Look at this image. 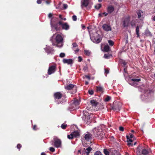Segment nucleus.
<instances>
[{
  "instance_id": "nucleus-1",
  "label": "nucleus",
  "mask_w": 155,
  "mask_h": 155,
  "mask_svg": "<svg viewBox=\"0 0 155 155\" xmlns=\"http://www.w3.org/2000/svg\"><path fill=\"white\" fill-rule=\"evenodd\" d=\"M94 135L98 137L100 140L102 139L104 136V134L103 132H102V130L101 128L97 127L94 128L93 130Z\"/></svg>"
},
{
  "instance_id": "nucleus-2",
  "label": "nucleus",
  "mask_w": 155,
  "mask_h": 155,
  "mask_svg": "<svg viewBox=\"0 0 155 155\" xmlns=\"http://www.w3.org/2000/svg\"><path fill=\"white\" fill-rule=\"evenodd\" d=\"M55 40L57 44H55L52 41L53 45H56V46L59 48L62 47L63 46L62 43L63 41V38L61 35L59 34L57 35L55 37Z\"/></svg>"
},
{
  "instance_id": "nucleus-3",
  "label": "nucleus",
  "mask_w": 155,
  "mask_h": 155,
  "mask_svg": "<svg viewBox=\"0 0 155 155\" xmlns=\"http://www.w3.org/2000/svg\"><path fill=\"white\" fill-rule=\"evenodd\" d=\"M137 155H146L148 154V150L142 146H139L137 148Z\"/></svg>"
},
{
  "instance_id": "nucleus-4",
  "label": "nucleus",
  "mask_w": 155,
  "mask_h": 155,
  "mask_svg": "<svg viewBox=\"0 0 155 155\" xmlns=\"http://www.w3.org/2000/svg\"><path fill=\"white\" fill-rule=\"evenodd\" d=\"M91 38L92 41L95 43H99L101 40L100 35L97 33L94 34L93 36L91 37Z\"/></svg>"
},
{
  "instance_id": "nucleus-5",
  "label": "nucleus",
  "mask_w": 155,
  "mask_h": 155,
  "mask_svg": "<svg viewBox=\"0 0 155 155\" xmlns=\"http://www.w3.org/2000/svg\"><path fill=\"white\" fill-rule=\"evenodd\" d=\"M93 4V3L91 2V0H84L82 2L81 7L83 8L84 7H86L88 5L90 7Z\"/></svg>"
},
{
  "instance_id": "nucleus-6",
  "label": "nucleus",
  "mask_w": 155,
  "mask_h": 155,
  "mask_svg": "<svg viewBox=\"0 0 155 155\" xmlns=\"http://www.w3.org/2000/svg\"><path fill=\"white\" fill-rule=\"evenodd\" d=\"M80 136L79 133L78 131H74L71 133L70 135H68V138L70 139H72L74 137H78Z\"/></svg>"
},
{
  "instance_id": "nucleus-7",
  "label": "nucleus",
  "mask_w": 155,
  "mask_h": 155,
  "mask_svg": "<svg viewBox=\"0 0 155 155\" xmlns=\"http://www.w3.org/2000/svg\"><path fill=\"white\" fill-rule=\"evenodd\" d=\"M54 146L57 148L60 147H61V140L57 138H54Z\"/></svg>"
},
{
  "instance_id": "nucleus-8",
  "label": "nucleus",
  "mask_w": 155,
  "mask_h": 155,
  "mask_svg": "<svg viewBox=\"0 0 155 155\" xmlns=\"http://www.w3.org/2000/svg\"><path fill=\"white\" fill-rule=\"evenodd\" d=\"M102 27L104 30L106 31H108L111 30V26L108 24H104L103 25Z\"/></svg>"
},
{
  "instance_id": "nucleus-9",
  "label": "nucleus",
  "mask_w": 155,
  "mask_h": 155,
  "mask_svg": "<svg viewBox=\"0 0 155 155\" xmlns=\"http://www.w3.org/2000/svg\"><path fill=\"white\" fill-rule=\"evenodd\" d=\"M121 106V104L120 103L115 102L114 104L113 109L117 110L119 111Z\"/></svg>"
},
{
  "instance_id": "nucleus-10",
  "label": "nucleus",
  "mask_w": 155,
  "mask_h": 155,
  "mask_svg": "<svg viewBox=\"0 0 155 155\" xmlns=\"http://www.w3.org/2000/svg\"><path fill=\"white\" fill-rule=\"evenodd\" d=\"M55 71V67L54 66H52L50 67L48 71V74H51L54 73Z\"/></svg>"
},
{
  "instance_id": "nucleus-11",
  "label": "nucleus",
  "mask_w": 155,
  "mask_h": 155,
  "mask_svg": "<svg viewBox=\"0 0 155 155\" xmlns=\"http://www.w3.org/2000/svg\"><path fill=\"white\" fill-rule=\"evenodd\" d=\"M84 138L86 140L89 141L92 139V135L91 134L88 133L85 135Z\"/></svg>"
},
{
  "instance_id": "nucleus-12",
  "label": "nucleus",
  "mask_w": 155,
  "mask_h": 155,
  "mask_svg": "<svg viewBox=\"0 0 155 155\" xmlns=\"http://www.w3.org/2000/svg\"><path fill=\"white\" fill-rule=\"evenodd\" d=\"M72 45L73 46V49L75 53L78 52L79 50L78 48V45L75 43H74L72 44Z\"/></svg>"
},
{
  "instance_id": "nucleus-13",
  "label": "nucleus",
  "mask_w": 155,
  "mask_h": 155,
  "mask_svg": "<svg viewBox=\"0 0 155 155\" xmlns=\"http://www.w3.org/2000/svg\"><path fill=\"white\" fill-rule=\"evenodd\" d=\"M114 10V7L112 5H109L107 8V11L109 13H111Z\"/></svg>"
},
{
  "instance_id": "nucleus-14",
  "label": "nucleus",
  "mask_w": 155,
  "mask_h": 155,
  "mask_svg": "<svg viewBox=\"0 0 155 155\" xmlns=\"http://www.w3.org/2000/svg\"><path fill=\"white\" fill-rule=\"evenodd\" d=\"M63 61L64 63L71 64L72 63V60L71 59H64L63 60Z\"/></svg>"
},
{
  "instance_id": "nucleus-15",
  "label": "nucleus",
  "mask_w": 155,
  "mask_h": 155,
  "mask_svg": "<svg viewBox=\"0 0 155 155\" xmlns=\"http://www.w3.org/2000/svg\"><path fill=\"white\" fill-rule=\"evenodd\" d=\"M92 150V149L89 147L86 149H84V154H86L85 155H88L89 153L90 152V151Z\"/></svg>"
},
{
  "instance_id": "nucleus-16",
  "label": "nucleus",
  "mask_w": 155,
  "mask_h": 155,
  "mask_svg": "<svg viewBox=\"0 0 155 155\" xmlns=\"http://www.w3.org/2000/svg\"><path fill=\"white\" fill-rule=\"evenodd\" d=\"M90 103L91 106L94 107H95L98 104V103L94 100H91Z\"/></svg>"
},
{
  "instance_id": "nucleus-17",
  "label": "nucleus",
  "mask_w": 155,
  "mask_h": 155,
  "mask_svg": "<svg viewBox=\"0 0 155 155\" xmlns=\"http://www.w3.org/2000/svg\"><path fill=\"white\" fill-rule=\"evenodd\" d=\"M54 96L55 98L58 99H59L61 98L62 94L58 92L54 94Z\"/></svg>"
},
{
  "instance_id": "nucleus-18",
  "label": "nucleus",
  "mask_w": 155,
  "mask_h": 155,
  "mask_svg": "<svg viewBox=\"0 0 155 155\" xmlns=\"http://www.w3.org/2000/svg\"><path fill=\"white\" fill-rule=\"evenodd\" d=\"M62 27L63 29L67 30L69 28V26L67 23H65L62 25Z\"/></svg>"
},
{
  "instance_id": "nucleus-19",
  "label": "nucleus",
  "mask_w": 155,
  "mask_h": 155,
  "mask_svg": "<svg viewBox=\"0 0 155 155\" xmlns=\"http://www.w3.org/2000/svg\"><path fill=\"white\" fill-rule=\"evenodd\" d=\"M74 85L72 84H69L65 87L66 89L68 90H71L74 87Z\"/></svg>"
},
{
  "instance_id": "nucleus-20",
  "label": "nucleus",
  "mask_w": 155,
  "mask_h": 155,
  "mask_svg": "<svg viewBox=\"0 0 155 155\" xmlns=\"http://www.w3.org/2000/svg\"><path fill=\"white\" fill-rule=\"evenodd\" d=\"M73 105L77 106L80 104V101L77 99H74L73 102Z\"/></svg>"
},
{
  "instance_id": "nucleus-21",
  "label": "nucleus",
  "mask_w": 155,
  "mask_h": 155,
  "mask_svg": "<svg viewBox=\"0 0 155 155\" xmlns=\"http://www.w3.org/2000/svg\"><path fill=\"white\" fill-rule=\"evenodd\" d=\"M84 115L85 116V118L84 117H83V118L85 119V121L86 122H88V123H89L90 122V117L88 115H86V114H85Z\"/></svg>"
},
{
  "instance_id": "nucleus-22",
  "label": "nucleus",
  "mask_w": 155,
  "mask_h": 155,
  "mask_svg": "<svg viewBox=\"0 0 155 155\" xmlns=\"http://www.w3.org/2000/svg\"><path fill=\"white\" fill-rule=\"evenodd\" d=\"M126 137L127 140V142H128V145L129 146L131 145H132L131 143L133 141V140L129 137L128 136H127Z\"/></svg>"
},
{
  "instance_id": "nucleus-23",
  "label": "nucleus",
  "mask_w": 155,
  "mask_h": 155,
  "mask_svg": "<svg viewBox=\"0 0 155 155\" xmlns=\"http://www.w3.org/2000/svg\"><path fill=\"white\" fill-rule=\"evenodd\" d=\"M129 20L128 19H126L124 21L123 25L124 27H126L128 25Z\"/></svg>"
},
{
  "instance_id": "nucleus-24",
  "label": "nucleus",
  "mask_w": 155,
  "mask_h": 155,
  "mask_svg": "<svg viewBox=\"0 0 155 155\" xmlns=\"http://www.w3.org/2000/svg\"><path fill=\"white\" fill-rule=\"evenodd\" d=\"M97 91L102 92L103 88L102 87L100 86H97Z\"/></svg>"
},
{
  "instance_id": "nucleus-25",
  "label": "nucleus",
  "mask_w": 155,
  "mask_h": 155,
  "mask_svg": "<svg viewBox=\"0 0 155 155\" xmlns=\"http://www.w3.org/2000/svg\"><path fill=\"white\" fill-rule=\"evenodd\" d=\"M136 32L137 35V37H139V26H137L136 27Z\"/></svg>"
},
{
  "instance_id": "nucleus-26",
  "label": "nucleus",
  "mask_w": 155,
  "mask_h": 155,
  "mask_svg": "<svg viewBox=\"0 0 155 155\" xmlns=\"http://www.w3.org/2000/svg\"><path fill=\"white\" fill-rule=\"evenodd\" d=\"M104 50L106 52H108L109 50V47L108 45H106L104 48Z\"/></svg>"
},
{
  "instance_id": "nucleus-27",
  "label": "nucleus",
  "mask_w": 155,
  "mask_h": 155,
  "mask_svg": "<svg viewBox=\"0 0 155 155\" xmlns=\"http://www.w3.org/2000/svg\"><path fill=\"white\" fill-rule=\"evenodd\" d=\"M137 14L138 15V18H139L140 19V20L142 19V18L141 17V12L140 11H138L137 12Z\"/></svg>"
},
{
  "instance_id": "nucleus-28",
  "label": "nucleus",
  "mask_w": 155,
  "mask_h": 155,
  "mask_svg": "<svg viewBox=\"0 0 155 155\" xmlns=\"http://www.w3.org/2000/svg\"><path fill=\"white\" fill-rule=\"evenodd\" d=\"M110 99L111 97H110L109 96H107V97L105 98L104 101L105 102H107L110 100Z\"/></svg>"
},
{
  "instance_id": "nucleus-29",
  "label": "nucleus",
  "mask_w": 155,
  "mask_h": 155,
  "mask_svg": "<svg viewBox=\"0 0 155 155\" xmlns=\"http://www.w3.org/2000/svg\"><path fill=\"white\" fill-rule=\"evenodd\" d=\"M101 7V4H99L95 6V8L97 9H99Z\"/></svg>"
},
{
  "instance_id": "nucleus-30",
  "label": "nucleus",
  "mask_w": 155,
  "mask_h": 155,
  "mask_svg": "<svg viewBox=\"0 0 155 155\" xmlns=\"http://www.w3.org/2000/svg\"><path fill=\"white\" fill-rule=\"evenodd\" d=\"M108 43L110 45L113 46L114 44V43L113 41L111 40H109L108 41Z\"/></svg>"
},
{
  "instance_id": "nucleus-31",
  "label": "nucleus",
  "mask_w": 155,
  "mask_h": 155,
  "mask_svg": "<svg viewBox=\"0 0 155 155\" xmlns=\"http://www.w3.org/2000/svg\"><path fill=\"white\" fill-rule=\"evenodd\" d=\"M131 81L135 82H139L140 81V79H131Z\"/></svg>"
},
{
  "instance_id": "nucleus-32",
  "label": "nucleus",
  "mask_w": 155,
  "mask_h": 155,
  "mask_svg": "<svg viewBox=\"0 0 155 155\" xmlns=\"http://www.w3.org/2000/svg\"><path fill=\"white\" fill-rule=\"evenodd\" d=\"M104 153L106 155H109V152L107 149H104Z\"/></svg>"
},
{
  "instance_id": "nucleus-33",
  "label": "nucleus",
  "mask_w": 155,
  "mask_h": 155,
  "mask_svg": "<svg viewBox=\"0 0 155 155\" xmlns=\"http://www.w3.org/2000/svg\"><path fill=\"white\" fill-rule=\"evenodd\" d=\"M88 93L89 94L91 95H92L94 94V91L93 90H88Z\"/></svg>"
},
{
  "instance_id": "nucleus-34",
  "label": "nucleus",
  "mask_w": 155,
  "mask_h": 155,
  "mask_svg": "<svg viewBox=\"0 0 155 155\" xmlns=\"http://www.w3.org/2000/svg\"><path fill=\"white\" fill-rule=\"evenodd\" d=\"M85 54L87 55H89L90 54V52L88 50H84Z\"/></svg>"
},
{
  "instance_id": "nucleus-35",
  "label": "nucleus",
  "mask_w": 155,
  "mask_h": 155,
  "mask_svg": "<svg viewBox=\"0 0 155 155\" xmlns=\"http://www.w3.org/2000/svg\"><path fill=\"white\" fill-rule=\"evenodd\" d=\"M67 126V124H62L61 126V127L63 129H65L66 128Z\"/></svg>"
},
{
  "instance_id": "nucleus-36",
  "label": "nucleus",
  "mask_w": 155,
  "mask_h": 155,
  "mask_svg": "<svg viewBox=\"0 0 155 155\" xmlns=\"http://www.w3.org/2000/svg\"><path fill=\"white\" fill-rule=\"evenodd\" d=\"M94 155H101V153L100 151H97L95 152Z\"/></svg>"
},
{
  "instance_id": "nucleus-37",
  "label": "nucleus",
  "mask_w": 155,
  "mask_h": 155,
  "mask_svg": "<svg viewBox=\"0 0 155 155\" xmlns=\"http://www.w3.org/2000/svg\"><path fill=\"white\" fill-rule=\"evenodd\" d=\"M65 56V54L64 53H61L60 54V57L61 58L64 57Z\"/></svg>"
},
{
  "instance_id": "nucleus-38",
  "label": "nucleus",
  "mask_w": 155,
  "mask_h": 155,
  "mask_svg": "<svg viewBox=\"0 0 155 155\" xmlns=\"http://www.w3.org/2000/svg\"><path fill=\"white\" fill-rule=\"evenodd\" d=\"M49 150L51 152H53L55 151V149L53 147H50L49 148Z\"/></svg>"
},
{
  "instance_id": "nucleus-39",
  "label": "nucleus",
  "mask_w": 155,
  "mask_h": 155,
  "mask_svg": "<svg viewBox=\"0 0 155 155\" xmlns=\"http://www.w3.org/2000/svg\"><path fill=\"white\" fill-rule=\"evenodd\" d=\"M88 67L87 65L84 67L83 69L84 71H87V70Z\"/></svg>"
},
{
  "instance_id": "nucleus-40",
  "label": "nucleus",
  "mask_w": 155,
  "mask_h": 155,
  "mask_svg": "<svg viewBox=\"0 0 155 155\" xmlns=\"http://www.w3.org/2000/svg\"><path fill=\"white\" fill-rule=\"evenodd\" d=\"M110 55H109L108 54H105L104 55V57L105 58H109V57Z\"/></svg>"
},
{
  "instance_id": "nucleus-41",
  "label": "nucleus",
  "mask_w": 155,
  "mask_h": 155,
  "mask_svg": "<svg viewBox=\"0 0 155 155\" xmlns=\"http://www.w3.org/2000/svg\"><path fill=\"white\" fill-rule=\"evenodd\" d=\"M72 19L74 21H76L77 18L76 16L74 15L72 16Z\"/></svg>"
},
{
  "instance_id": "nucleus-42",
  "label": "nucleus",
  "mask_w": 155,
  "mask_h": 155,
  "mask_svg": "<svg viewBox=\"0 0 155 155\" xmlns=\"http://www.w3.org/2000/svg\"><path fill=\"white\" fill-rule=\"evenodd\" d=\"M119 129L120 131H123L124 130V128L122 127H119Z\"/></svg>"
},
{
  "instance_id": "nucleus-43",
  "label": "nucleus",
  "mask_w": 155,
  "mask_h": 155,
  "mask_svg": "<svg viewBox=\"0 0 155 155\" xmlns=\"http://www.w3.org/2000/svg\"><path fill=\"white\" fill-rule=\"evenodd\" d=\"M78 61L79 62H81L82 60V58L81 56H79L78 57Z\"/></svg>"
},
{
  "instance_id": "nucleus-44",
  "label": "nucleus",
  "mask_w": 155,
  "mask_h": 155,
  "mask_svg": "<svg viewBox=\"0 0 155 155\" xmlns=\"http://www.w3.org/2000/svg\"><path fill=\"white\" fill-rule=\"evenodd\" d=\"M68 7V5L66 4H63V7L65 9H66Z\"/></svg>"
},
{
  "instance_id": "nucleus-45",
  "label": "nucleus",
  "mask_w": 155,
  "mask_h": 155,
  "mask_svg": "<svg viewBox=\"0 0 155 155\" xmlns=\"http://www.w3.org/2000/svg\"><path fill=\"white\" fill-rule=\"evenodd\" d=\"M52 15H53L51 13H50L48 14V17L49 18H50L52 17Z\"/></svg>"
},
{
  "instance_id": "nucleus-46",
  "label": "nucleus",
  "mask_w": 155,
  "mask_h": 155,
  "mask_svg": "<svg viewBox=\"0 0 155 155\" xmlns=\"http://www.w3.org/2000/svg\"><path fill=\"white\" fill-rule=\"evenodd\" d=\"M21 144H18L17 145V147L19 149L21 147Z\"/></svg>"
},
{
  "instance_id": "nucleus-47",
  "label": "nucleus",
  "mask_w": 155,
  "mask_h": 155,
  "mask_svg": "<svg viewBox=\"0 0 155 155\" xmlns=\"http://www.w3.org/2000/svg\"><path fill=\"white\" fill-rule=\"evenodd\" d=\"M130 137H129L130 138H133L134 137V136L133 135L131 134H130Z\"/></svg>"
},
{
  "instance_id": "nucleus-48",
  "label": "nucleus",
  "mask_w": 155,
  "mask_h": 155,
  "mask_svg": "<svg viewBox=\"0 0 155 155\" xmlns=\"http://www.w3.org/2000/svg\"><path fill=\"white\" fill-rule=\"evenodd\" d=\"M105 73H106V74H108L109 72V71L108 70H106V69H105Z\"/></svg>"
},
{
  "instance_id": "nucleus-49",
  "label": "nucleus",
  "mask_w": 155,
  "mask_h": 155,
  "mask_svg": "<svg viewBox=\"0 0 155 155\" xmlns=\"http://www.w3.org/2000/svg\"><path fill=\"white\" fill-rule=\"evenodd\" d=\"M85 77H86V78H88L89 80H90V77L89 76L86 75Z\"/></svg>"
},
{
  "instance_id": "nucleus-50",
  "label": "nucleus",
  "mask_w": 155,
  "mask_h": 155,
  "mask_svg": "<svg viewBox=\"0 0 155 155\" xmlns=\"http://www.w3.org/2000/svg\"><path fill=\"white\" fill-rule=\"evenodd\" d=\"M36 127V126L35 125L34 127H33V129L34 130H36V129H35V128Z\"/></svg>"
},
{
  "instance_id": "nucleus-51",
  "label": "nucleus",
  "mask_w": 155,
  "mask_h": 155,
  "mask_svg": "<svg viewBox=\"0 0 155 155\" xmlns=\"http://www.w3.org/2000/svg\"><path fill=\"white\" fill-rule=\"evenodd\" d=\"M60 25H61L62 26V25H63V24H62V22L61 21H59L58 23Z\"/></svg>"
},
{
  "instance_id": "nucleus-52",
  "label": "nucleus",
  "mask_w": 155,
  "mask_h": 155,
  "mask_svg": "<svg viewBox=\"0 0 155 155\" xmlns=\"http://www.w3.org/2000/svg\"><path fill=\"white\" fill-rule=\"evenodd\" d=\"M131 26L133 27H135V24H131Z\"/></svg>"
},
{
  "instance_id": "nucleus-53",
  "label": "nucleus",
  "mask_w": 155,
  "mask_h": 155,
  "mask_svg": "<svg viewBox=\"0 0 155 155\" xmlns=\"http://www.w3.org/2000/svg\"><path fill=\"white\" fill-rule=\"evenodd\" d=\"M41 155H46L44 153H41Z\"/></svg>"
},
{
  "instance_id": "nucleus-54",
  "label": "nucleus",
  "mask_w": 155,
  "mask_h": 155,
  "mask_svg": "<svg viewBox=\"0 0 155 155\" xmlns=\"http://www.w3.org/2000/svg\"><path fill=\"white\" fill-rule=\"evenodd\" d=\"M54 28L55 29L57 30H59V29L58 28L56 27H54Z\"/></svg>"
},
{
  "instance_id": "nucleus-55",
  "label": "nucleus",
  "mask_w": 155,
  "mask_h": 155,
  "mask_svg": "<svg viewBox=\"0 0 155 155\" xmlns=\"http://www.w3.org/2000/svg\"><path fill=\"white\" fill-rule=\"evenodd\" d=\"M59 18H61V19H62V16H61V15H59Z\"/></svg>"
},
{
  "instance_id": "nucleus-56",
  "label": "nucleus",
  "mask_w": 155,
  "mask_h": 155,
  "mask_svg": "<svg viewBox=\"0 0 155 155\" xmlns=\"http://www.w3.org/2000/svg\"><path fill=\"white\" fill-rule=\"evenodd\" d=\"M123 64H124V65H125L126 64V63L125 62H124L123 63Z\"/></svg>"
},
{
  "instance_id": "nucleus-57",
  "label": "nucleus",
  "mask_w": 155,
  "mask_h": 155,
  "mask_svg": "<svg viewBox=\"0 0 155 155\" xmlns=\"http://www.w3.org/2000/svg\"><path fill=\"white\" fill-rule=\"evenodd\" d=\"M153 20L154 21H155V16L153 17Z\"/></svg>"
},
{
  "instance_id": "nucleus-58",
  "label": "nucleus",
  "mask_w": 155,
  "mask_h": 155,
  "mask_svg": "<svg viewBox=\"0 0 155 155\" xmlns=\"http://www.w3.org/2000/svg\"><path fill=\"white\" fill-rule=\"evenodd\" d=\"M88 84V82H87V81H86V82H85V84H87H87Z\"/></svg>"
},
{
  "instance_id": "nucleus-59",
  "label": "nucleus",
  "mask_w": 155,
  "mask_h": 155,
  "mask_svg": "<svg viewBox=\"0 0 155 155\" xmlns=\"http://www.w3.org/2000/svg\"><path fill=\"white\" fill-rule=\"evenodd\" d=\"M85 27V26L84 25H82V28L83 29H84V28Z\"/></svg>"
},
{
  "instance_id": "nucleus-60",
  "label": "nucleus",
  "mask_w": 155,
  "mask_h": 155,
  "mask_svg": "<svg viewBox=\"0 0 155 155\" xmlns=\"http://www.w3.org/2000/svg\"><path fill=\"white\" fill-rule=\"evenodd\" d=\"M102 0H98V2H102Z\"/></svg>"
},
{
  "instance_id": "nucleus-61",
  "label": "nucleus",
  "mask_w": 155,
  "mask_h": 155,
  "mask_svg": "<svg viewBox=\"0 0 155 155\" xmlns=\"http://www.w3.org/2000/svg\"><path fill=\"white\" fill-rule=\"evenodd\" d=\"M46 3L47 4H48L49 3L48 2V1H46Z\"/></svg>"
},
{
  "instance_id": "nucleus-62",
  "label": "nucleus",
  "mask_w": 155,
  "mask_h": 155,
  "mask_svg": "<svg viewBox=\"0 0 155 155\" xmlns=\"http://www.w3.org/2000/svg\"><path fill=\"white\" fill-rule=\"evenodd\" d=\"M104 14H105V16H106L108 14L107 13H104Z\"/></svg>"
},
{
  "instance_id": "nucleus-63",
  "label": "nucleus",
  "mask_w": 155,
  "mask_h": 155,
  "mask_svg": "<svg viewBox=\"0 0 155 155\" xmlns=\"http://www.w3.org/2000/svg\"><path fill=\"white\" fill-rule=\"evenodd\" d=\"M131 132H134V130H131Z\"/></svg>"
},
{
  "instance_id": "nucleus-64",
  "label": "nucleus",
  "mask_w": 155,
  "mask_h": 155,
  "mask_svg": "<svg viewBox=\"0 0 155 155\" xmlns=\"http://www.w3.org/2000/svg\"><path fill=\"white\" fill-rule=\"evenodd\" d=\"M136 144V142H135V143H134V145H135V144Z\"/></svg>"
}]
</instances>
